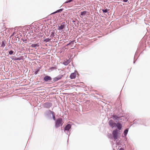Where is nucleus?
<instances>
[{
    "label": "nucleus",
    "instance_id": "a211bd4d",
    "mask_svg": "<svg viewBox=\"0 0 150 150\" xmlns=\"http://www.w3.org/2000/svg\"><path fill=\"white\" fill-rule=\"evenodd\" d=\"M62 10H63V9H59V10H57L56 11L53 12V13H52V14H55V13L60 12L61 11H62Z\"/></svg>",
    "mask_w": 150,
    "mask_h": 150
},
{
    "label": "nucleus",
    "instance_id": "9d476101",
    "mask_svg": "<svg viewBox=\"0 0 150 150\" xmlns=\"http://www.w3.org/2000/svg\"><path fill=\"white\" fill-rule=\"evenodd\" d=\"M116 127H117L119 130H120L122 127V124L119 122H117L116 123Z\"/></svg>",
    "mask_w": 150,
    "mask_h": 150
},
{
    "label": "nucleus",
    "instance_id": "b1692460",
    "mask_svg": "<svg viewBox=\"0 0 150 150\" xmlns=\"http://www.w3.org/2000/svg\"><path fill=\"white\" fill-rule=\"evenodd\" d=\"M13 51L10 50V51H9V54L10 55H11L13 53Z\"/></svg>",
    "mask_w": 150,
    "mask_h": 150
},
{
    "label": "nucleus",
    "instance_id": "cd10ccee",
    "mask_svg": "<svg viewBox=\"0 0 150 150\" xmlns=\"http://www.w3.org/2000/svg\"><path fill=\"white\" fill-rule=\"evenodd\" d=\"M52 118L54 120H55V115L52 117Z\"/></svg>",
    "mask_w": 150,
    "mask_h": 150
},
{
    "label": "nucleus",
    "instance_id": "aec40b11",
    "mask_svg": "<svg viewBox=\"0 0 150 150\" xmlns=\"http://www.w3.org/2000/svg\"><path fill=\"white\" fill-rule=\"evenodd\" d=\"M50 39H49V38H46L44 40V41L46 42H47L50 41Z\"/></svg>",
    "mask_w": 150,
    "mask_h": 150
},
{
    "label": "nucleus",
    "instance_id": "6e6552de",
    "mask_svg": "<svg viewBox=\"0 0 150 150\" xmlns=\"http://www.w3.org/2000/svg\"><path fill=\"white\" fill-rule=\"evenodd\" d=\"M65 24V22H63L62 23L60 26H58V30H63L64 28Z\"/></svg>",
    "mask_w": 150,
    "mask_h": 150
},
{
    "label": "nucleus",
    "instance_id": "7c9ffc66",
    "mask_svg": "<svg viewBox=\"0 0 150 150\" xmlns=\"http://www.w3.org/2000/svg\"><path fill=\"white\" fill-rule=\"evenodd\" d=\"M72 22L74 23L75 22V21L73 20L72 21Z\"/></svg>",
    "mask_w": 150,
    "mask_h": 150
},
{
    "label": "nucleus",
    "instance_id": "9b49d317",
    "mask_svg": "<svg viewBox=\"0 0 150 150\" xmlns=\"http://www.w3.org/2000/svg\"><path fill=\"white\" fill-rule=\"evenodd\" d=\"M11 59H12L15 60H20L22 59L21 57L16 58V57L14 56L11 57Z\"/></svg>",
    "mask_w": 150,
    "mask_h": 150
},
{
    "label": "nucleus",
    "instance_id": "412c9836",
    "mask_svg": "<svg viewBox=\"0 0 150 150\" xmlns=\"http://www.w3.org/2000/svg\"><path fill=\"white\" fill-rule=\"evenodd\" d=\"M86 11H83L82 12H81V16L85 15L86 14Z\"/></svg>",
    "mask_w": 150,
    "mask_h": 150
},
{
    "label": "nucleus",
    "instance_id": "2f4dec72",
    "mask_svg": "<svg viewBox=\"0 0 150 150\" xmlns=\"http://www.w3.org/2000/svg\"><path fill=\"white\" fill-rule=\"evenodd\" d=\"M37 72H38V71H35V74H37Z\"/></svg>",
    "mask_w": 150,
    "mask_h": 150
},
{
    "label": "nucleus",
    "instance_id": "a878e982",
    "mask_svg": "<svg viewBox=\"0 0 150 150\" xmlns=\"http://www.w3.org/2000/svg\"><path fill=\"white\" fill-rule=\"evenodd\" d=\"M22 40L23 41L25 42V43H26V41L27 40L26 39H25V40H23V39H22Z\"/></svg>",
    "mask_w": 150,
    "mask_h": 150
},
{
    "label": "nucleus",
    "instance_id": "ddd939ff",
    "mask_svg": "<svg viewBox=\"0 0 150 150\" xmlns=\"http://www.w3.org/2000/svg\"><path fill=\"white\" fill-rule=\"evenodd\" d=\"M47 112L48 113H49V114L51 113L52 114V117H53V116L55 115L54 113L52 111H51L50 110H49L47 111Z\"/></svg>",
    "mask_w": 150,
    "mask_h": 150
},
{
    "label": "nucleus",
    "instance_id": "2eb2a0df",
    "mask_svg": "<svg viewBox=\"0 0 150 150\" xmlns=\"http://www.w3.org/2000/svg\"><path fill=\"white\" fill-rule=\"evenodd\" d=\"M6 45V42L5 40H4V41L3 40L2 42V44L1 46L2 47H4Z\"/></svg>",
    "mask_w": 150,
    "mask_h": 150
},
{
    "label": "nucleus",
    "instance_id": "4be33fe9",
    "mask_svg": "<svg viewBox=\"0 0 150 150\" xmlns=\"http://www.w3.org/2000/svg\"><path fill=\"white\" fill-rule=\"evenodd\" d=\"M57 69V68L55 67H52L50 68V69H51L52 70H53L54 69Z\"/></svg>",
    "mask_w": 150,
    "mask_h": 150
},
{
    "label": "nucleus",
    "instance_id": "7ed1b4c3",
    "mask_svg": "<svg viewBox=\"0 0 150 150\" xmlns=\"http://www.w3.org/2000/svg\"><path fill=\"white\" fill-rule=\"evenodd\" d=\"M123 116H118L116 115H114L112 116V117H111L115 121H116V122H117V121H118L120 120H121L122 119L121 118L122 117H123Z\"/></svg>",
    "mask_w": 150,
    "mask_h": 150
},
{
    "label": "nucleus",
    "instance_id": "473e14b6",
    "mask_svg": "<svg viewBox=\"0 0 150 150\" xmlns=\"http://www.w3.org/2000/svg\"><path fill=\"white\" fill-rule=\"evenodd\" d=\"M73 43H74V42H72V43H71V44H73Z\"/></svg>",
    "mask_w": 150,
    "mask_h": 150
},
{
    "label": "nucleus",
    "instance_id": "c756f323",
    "mask_svg": "<svg viewBox=\"0 0 150 150\" xmlns=\"http://www.w3.org/2000/svg\"><path fill=\"white\" fill-rule=\"evenodd\" d=\"M119 150H124V149L122 148H121Z\"/></svg>",
    "mask_w": 150,
    "mask_h": 150
},
{
    "label": "nucleus",
    "instance_id": "dca6fc26",
    "mask_svg": "<svg viewBox=\"0 0 150 150\" xmlns=\"http://www.w3.org/2000/svg\"><path fill=\"white\" fill-rule=\"evenodd\" d=\"M39 45V43L36 44H33L31 45V47H35L36 46H38Z\"/></svg>",
    "mask_w": 150,
    "mask_h": 150
},
{
    "label": "nucleus",
    "instance_id": "5701e85b",
    "mask_svg": "<svg viewBox=\"0 0 150 150\" xmlns=\"http://www.w3.org/2000/svg\"><path fill=\"white\" fill-rule=\"evenodd\" d=\"M103 13H106L107 12L108 10L107 9H103Z\"/></svg>",
    "mask_w": 150,
    "mask_h": 150
},
{
    "label": "nucleus",
    "instance_id": "6ab92c4d",
    "mask_svg": "<svg viewBox=\"0 0 150 150\" xmlns=\"http://www.w3.org/2000/svg\"><path fill=\"white\" fill-rule=\"evenodd\" d=\"M54 36V33L53 31H52L51 32V34L50 37L52 38Z\"/></svg>",
    "mask_w": 150,
    "mask_h": 150
},
{
    "label": "nucleus",
    "instance_id": "f03ea898",
    "mask_svg": "<svg viewBox=\"0 0 150 150\" xmlns=\"http://www.w3.org/2000/svg\"><path fill=\"white\" fill-rule=\"evenodd\" d=\"M120 131L117 129L114 130L112 132L113 138H112L113 139L115 140L117 139L118 133Z\"/></svg>",
    "mask_w": 150,
    "mask_h": 150
},
{
    "label": "nucleus",
    "instance_id": "f8f14e48",
    "mask_svg": "<svg viewBox=\"0 0 150 150\" xmlns=\"http://www.w3.org/2000/svg\"><path fill=\"white\" fill-rule=\"evenodd\" d=\"M76 74L75 73H72L70 76V78L71 79H75L76 77Z\"/></svg>",
    "mask_w": 150,
    "mask_h": 150
},
{
    "label": "nucleus",
    "instance_id": "f3484780",
    "mask_svg": "<svg viewBox=\"0 0 150 150\" xmlns=\"http://www.w3.org/2000/svg\"><path fill=\"white\" fill-rule=\"evenodd\" d=\"M128 130L127 129H126L125 130L124 133V136L125 137H126L128 133Z\"/></svg>",
    "mask_w": 150,
    "mask_h": 150
},
{
    "label": "nucleus",
    "instance_id": "f257e3e1",
    "mask_svg": "<svg viewBox=\"0 0 150 150\" xmlns=\"http://www.w3.org/2000/svg\"><path fill=\"white\" fill-rule=\"evenodd\" d=\"M62 119L61 118H59L55 121V127L56 128H58L61 126H62Z\"/></svg>",
    "mask_w": 150,
    "mask_h": 150
},
{
    "label": "nucleus",
    "instance_id": "72a5a7b5",
    "mask_svg": "<svg viewBox=\"0 0 150 150\" xmlns=\"http://www.w3.org/2000/svg\"><path fill=\"white\" fill-rule=\"evenodd\" d=\"M134 63H135V62H134Z\"/></svg>",
    "mask_w": 150,
    "mask_h": 150
},
{
    "label": "nucleus",
    "instance_id": "4468645a",
    "mask_svg": "<svg viewBox=\"0 0 150 150\" xmlns=\"http://www.w3.org/2000/svg\"><path fill=\"white\" fill-rule=\"evenodd\" d=\"M70 62V60H67L64 62L63 64L65 65H67Z\"/></svg>",
    "mask_w": 150,
    "mask_h": 150
},
{
    "label": "nucleus",
    "instance_id": "1a4fd4ad",
    "mask_svg": "<svg viewBox=\"0 0 150 150\" xmlns=\"http://www.w3.org/2000/svg\"><path fill=\"white\" fill-rule=\"evenodd\" d=\"M63 76V75H60L57 76V77L54 78L53 80L54 82L58 80L61 79V78Z\"/></svg>",
    "mask_w": 150,
    "mask_h": 150
},
{
    "label": "nucleus",
    "instance_id": "0eeeda50",
    "mask_svg": "<svg viewBox=\"0 0 150 150\" xmlns=\"http://www.w3.org/2000/svg\"><path fill=\"white\" fill-rule=\"evenodd\" d=\"M71 125L70 124H68L65 126L64 128V132L65 133H66V131H67L68 132L71 129Z\"/></svg>",
    "mask_w": 150,
    "mask_h": 150
},
{
    "label": "nucleus",
    "instance_id": "39448f33",
    "mask_svg": "<svg viewBox=\"0 0 150 150\" xmlns=\"http://www.w3.org/2000/svg\"><path fill=\"white\" fill-rule=\"evenodd\" d=\"M52 105V104L51 103L47 102L43 104V106L45 108H49Z\"/></svg>",
    "mask_w": 150,
    "mask_h": 150
},
{
    "label": "nucleus",
    "instance_id": "423d86ee",
    "mask_svg": "<svg viewBox=\"0 0 150 150\" xmlns=\"http://www.w3.org/2000/svg\"><path fill=\"white\" fill-rule=\"evenodd\" d=\"M109 125L112 128L114 127H116V123L114 122L112 120H110L109 122Z\"/></svg>",
    "mask_w": 150,
    "mask_h": 150
},
{
    "label": "nucleus",
    "instance_id": "393cba45",
    "mask_svg": "<svg viewBox=\"0 0 150 150\" xmlns=\"http://www.w3.org/2000/svg\"><path fill=\"white\" fill-rule=\"evenodd\" d=\"M72 1H73V0H69L68 1H66L65 2V3H70Z\"/></svg>",
    "mask_w": 150,
    "mask_h": 150
},
{
    "label": "nucleus",
    "instance_id": "c85d7f7f",
    "mask_svg": "<svg viewBox=\"0 0 150 150\" xmlns=\"http://www.w3.org/2000/svg\"><path fill=\"white\" fill-rule=\"evenodd\" d=\"M128 0H124L123 1L124 2H127V1Z\"/></svg>",
    "mask_w": 150,
    "mask_h": 150
},
{
    "label": "nucleus",
    "instance_id": "20e7f679",
    "mask_svg": "<svg viewBox=\"0 0 150 150\" xmlns=\"http://www.w3.org/2000/svg\"><path fill=\"white\" fill-rule=\"evenodd\" d=\"M52 79V78L49 76H45L43 79L45 81H49L50 83H52L51 80Z\"/></svg>",
    "mask_w": 150,
    "mask_h": 150
},
{
    "label": "nucleus",
    "instance_id": "bb28decb",
    "mask_svg": "<svg viewBox=\"0 0 150 150\" xmlns=\"http://www.w3.org/2000/svg\"><path fill=\"white\" fill-rule=\"evenodd\" d=\"M74 42V40H73V41H71V42H70L68 44V45H69L70 44H71V43L73 42Z\"/></svg>",
    "mask_w": 150,
    "mask_h": 150
}]
</instances>
